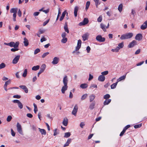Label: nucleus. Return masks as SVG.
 <instances>
[{
  "label": "nucleus",
  "mask_w": 147,
  "mask_h": 147,
  "mask_svg": "<svg viewBox=\"0 0 147 147\" xmlns=\"http://www.w3.org/2000/svg\"><path fill=\"white\" fill-rule=\"evenodd\" d=\"M27 116L30 118H32V115L31 113H28L26 115Z\"/></svg>",
  "instance_id": "13d9d810"
},
{
  "label": "nucleus",
  "mask_w": 147,
  "mask_h": 147,
  "mask_svg": "<svg viewBox=\"0 0 147 147\" xmlns=\"http://www.w3.org/2000/svg\"><path fill=\"white\" fill-rule=\"evenodd\" d=\"M38 129L42 135H45L46 134V132L45 129L40 128H38Z\"/></svg>",
  "instance_id": "a878e982"
},
{
  "label": "nucleus",
  "mask_w": 147,
  "mask_h": 147,
  "mask_svg": "<svg viewBox=\"0 0 147 147\" xmlns=\"http://www.w3.org/2000/svg\"><path fill=\"white\" fill-rule=\"evenodd\" d=\"M88 86V85L86 84H83L80 85V87L82 88L85 89L87 88Z\"/></svg>",
  "instance_id": "c756f323"
},
{
  "label": "nucleus",
  "mask_w": 147,
  "mask_h": 147,
  "mask_svg": "<svg viewBox=\"0 0 147 147\" xmlns=\"http://www.w3.org/2000/svg\"><path fill=\"white\" fill-rule=\"evenodd\" d=\"M40 68V66L38 65L34 66L32 68V70L34 71H36L38 70Z\"/></svg>",
  "instance_id": "7c9ffc66"
},
{
  "label": "nucleus",
  "mask_w": 147,
  "mask_h": 147,
  "mask_svg": "<svg viewBox=\"0 0 147 147\" xmlns=\"http://www.w3.org/2000/svg\"><path fill=\"white\" fill-rule=\"evenodd\" d=\"M59 58L57 57H55L53 59L52 63L53 64H57L58 62Z\"/></svg>",
  "instance_id": "f3484780"
},
{
  "label": "nucleus",
  "mask_w": 147,
  "mask_h": 147,
  "mask_svg": "<svg viewBox=\"0 0 147 147\" xmlns=\"http://www.w3.org/2000/svg\"><path fill=\"white\" fill-rule=\"evenodd\" d=\"M147 28V26H146V25H144L143 23L142 25L140 27V28L142 30H144L145 29Z\"/></svg>",
  "instance_id": "ea45409f"
},
{
  "label": "nucleus",
  "mask_w": 147,
  "mask_h": 147,
  "mask_svg": "<svg viewBox=\"0 0 147 147\" xmlns=\"http://www.w3.org/2000/svg\"><path fill=\"white\" fill-rule=\"evenodd\" d=\"M109 71H106L101 72V74L103 76L106 75L108 74Z\"/></svg>",
  "instance_id": "09e8293b"
},
{
  "label": "nucleus",
  "mask_w": 147,
  "mask_h": 147,
  "mask_svg": "<svg viewBox=\"0 0 147 147\" xmlns=\"http://www.w3.org/2000/svg\"><path fill=\"white\" fill-rule=\"evenodd\" d=\"M71 135L70 132H66L65 133L64 137L67 138L69 137Z\"/></svg>",
  "instance_id": "f704fd0d"
},
{
  "label": "nucleus",
  "mask_w": 147,
  "mask_h": 147,
  "mask_svg": "<svg viewBox=\"0 0 147 147\" xmlns=\"http://www.w3.org/2000/svg\"><path fill=\"white\" fill-rule=\"evenodd\" d=\"M123 6V5L122 4H120L118 6V10L120 12H121L122 10Z\"/></svg>",
  "instance_id": "2f4dec72"
},
{
  "label": "nucleus",
  "mask_w": 147,
  "mask_h": 147,
  "mask_svg": "<svg viewBox=\"0 0 147 147\" xmlns=\"http://www.w3.org/2000/svg\"><path fill=\"white\" fill-rule=\"evenodd\" d=\"M46 65L44 64H43L41 65L40 67V70L38 73V77H39L40 75L44 71L46 68Z\"/></svg>",
  "instance_id": "20e7f679"
},
{
  "label": "nucleus",
  "mask_w": 147,
  "mask_h": 147,
  "mask_svg": "<svg viewBox=\"0 0 147 147\" xmlns=\"http://www.w3.org/2000/svg\"><path fill=\"white\" fill-rule=\"evenodd\" d=\"M11 83L10 80H9L5 82L4 85L7 86V85Z\"/></svg>",
  "instance_id": "864d4df0"
},
{
  "label": "nucleus",
  "mask_w": 147,
  "mask_h": 147,
  "mask_svg": "<svg viewBox=\"0 0 147 147\" xmlns=\"http://www.w3.org/2000/svg\"><path fill=\"white\" fill-rule=\"evenodd\" d=\"M64 28L65 31L67 32V33H68L69 32L67 25V22H65Z\"/></svg>",
  "instance_id": "b1692460"
},
{
  "label": "nucleus",
  "mask_w": 147,
  "mask_h": 147,
  "mask_svg": "<svg viewBox=\"0 0 147 147\" xmlns=\"http://www.w3.org/2000/svg\"><path fill=\"white\" fill-rule=\"evenodd\" d=\"M20 57V55H17L15 57L12 61V63L13 64H16L17 63Z\"/></svg>",
  "instance_id": "1a4fd4ad"
},
{
  "label": "nucleus",
  "mask_w": 147,
  "mask_h": 147,
  "mask_svg": "<svg viewBox=\"0 0 147 147\" xmlns=\"http://www.w3.org/2000/svg\"><path fill=\"white\" fill-rule=\"evenodd\" d=\"M133 34L132 33H128L121 35L120 37L121 40H125L130 38L133 36Z\"/></svg>",
  "instance_id": "f257e3e1"
},
{
  "label": "nucleus",
  "mask_w": 147,
  "mask_h": 147,
  "mask_svg": "<svg viewBox=\"0 0 147 147\" xmlns=\"http://www.w3.org/2000/svg\"><path fill=\"white\" fill-rule=\"evenodd\" d=\"M17 8H12L10 9V12L11 13H17Z\"/></svg>",
  "instance_id": "5701e85b"
},
{
  "label": "nucleus",
  "mask_w": 147,
  "mask_h": 147,
  "mask_svg": "<svg viewBox=\"0 0 147 147\" xmlns=\"http://www.w3.org/2000/svg\"><path fill=\"white\" fill-rule=\"evenodd\" d=\"M13 97L14 98H20L21 97V96L20 95H15L13 96Z\"/></svg>",
  "instance_id": "774afa93"
},
{
  "label": "nucleus",
  "mask_w": 147,
  "mask_h": 147,
  "mask_svg": "<svg viewBox=\"0 0 147 147\" xmlns=\"http://www.w3.org/2000/svg\"><path fill=\"white\" fill-rule=\"evenodd\" d=\"M81 40L80 39L78 41L77 46L76 47V48L75 50L76 51L78 50L81 47Z\"/></svg>",
  "instance_id": "4468645a"
},
{
  "label": "nucleus",
  "mask_w": 147,
  "mask_h": 147,
  "mask_svg": "<svg viewBox=\"0 0 147 147\" xmlns=\"http://www.w3.org/2000/svg\"><path fill=\"white\" fill-rule=\"evenodd\" d=\"M95 102H92L90 105L89 108L91 110H92L94 107L95 105Z\"/></svg>",
  "instance_id": "bb28decb"
},
{
  "label": "nucleus",
  "mask_w": 147,
  "mask_h": 147,
  "mask_svg": "<svg viewBox=\"0 0 147 147\" xmlns=\"http://www.w3.org/2000/svg\"><path fill=\"white\" fill-rule=\"evenodd\" d=\"M109 23H108L107 26L106 27L105 25L102 24V23H101L100 24V28L103 30L105 32L106 31V28H108L109 27Z\"/></svg>",
  "instance_id": "423d86ee"
},
{
  "label": "nucleus",
  "mask_w": 147,
  "mask_h": 147,
  "mask_svg": "<svg viewBox=\"0 0 147 147\" xmlns=\"http://www.w3.org/2000/svg\"><path fill=\"white\" fill-rule=\"evenodd\" d=\"M87 94H83L82 96L81 99L82 100H83L85 99L87 96Z\"/></svg>",
  "instance_id": "4c0bfd02"
},
{
  "label": "nucleus",
  "mask_w": 147,
  "mask_h": 147,
  "mask_svg": "<svg viewBox=\"0 0 147 147\" xmlns=\"http://www.w3.org/2000/svg\"><path fill=\"white\" fill-rule=\"evenodd\" d=\"M118 83V82H117L115 83H114L111 85V88L112 89H114L115 88L116 86Z\"/></svg>",
  "instance_id": "72a5a7b5"
},
{
  "label": "nucleus",
  "mask_w": 147,
  "mask_h": 147,
  "mask_svg": "<svg viewBox=\"0 0 147 147\" xmlns=\"http://www.w3.org/2000/svg\"><path fill=\"white\" fill-rule=\"evenodd\" d=\"M88 19L86 18H85L84 19L83 22L79 23V25L80 26L85 25L88 23Z\"/></svg>",
  "instance_id": "0eeeda50"
},
{
  "label": "nucleus",
  "mask_w": 147,
  "mask_h": 147,
  "mask_svg": "<svg viewBox=\"0 0 147 147\" xmlns=\"http://www.w3.org/2000/svg\"><path fill=\"white\" fill-rule=\"evenodd\" d=\"M67 39L66 38H63L61 40V42L62 43H65L67 42Z\"/></svg>",
  "instance_id": "37998d69"
},
{
  "label": "nucleus",
  "mask_w": 147,
  "mask_h": 147,
  "mask_svg": "<svg viewBox=\"0 0 147 147\" xmlns=\"http://www.w3.org/2000/svg\"><path fill=\"white\" fill-rule=\"evenodd\" d=\"M16 13H13V20L14 21H16Z\"/></svg>",
  "instance_id": "5fc2aeb1"
},
{
  "label": "nucleus",
  "mask_w": 147,
  "mask_h": 147,
  "mask_svg": "<svg viewBox=\"0 0 147 147\" xmlns=\"http://www.w3.org/2000/svg\"><path fill=\"white\" fill-rule=\"evenodd\" d=\"M118 47L120 48H120H122L123 47V46H124L123 43V42H121V43H120L118 44Z\"/></svg>",
  "instance_id": "3c124183"
},
{
  "label": "nucleus",
  "mask_w": 147,
  "mask_h": 147,
  "mask_svg": "<svg viewBox=\"0 0 147 147\" xmlns=\"http://www.w3.org/2000/svg\"><path fill=\"white\" fill-rule=\"evenodd\" d=\"M71 140L70 138H69L66 143L64 145L63 147H65L66 146H67L69 145V144L71 142Z\"/></svg>",
  "instance_id": "4be33fe9"
},
{
  "label": "nucleus",
  "mask_w": 147,
  "mask_h": 147,
  "mask_svg": "<svg viewBox=\"0 0 147 147\" xmlns=\"http://www.w3.org/2000/svg\"><path fill=\"white\" fill-rule=\"evenodd\" d=\"M49 54V52H46L44 53L42 55V57L43 58H44L46 56L48 55V54Z\"/></svg>",
  "instance_id": "8fccbe9b"
},
{
  "label": "nucleus",
  "mask_w": 147,
  "mask_h": 147,
  "mask_svg": "<svg viewBox=\"0 0 147 147\" xmlns=\"http://www.w3.org/2000/svg\"><path fill=\"white\" fill-rule=\"evenodd\" d=\"M12 117L11 115L8 116L7 118V122L10 121L12 119Z\"/></svg>",
  "instance_id": "de8ad7c7"
},
{
  "label": "nucleus",
  "mask_w": 147,
  "mask_h": 147,
  "mask_svg": "<svg viewBox=\"0 0 147 147\" xmlns=\"http://www.w3.org/2000/svg\"><path fill=\"white\" fill-rule=\"evenodd\" d=\"M17 128L18 131L19 133V134L22 135L23 134L21 126L20 124L19 123H17Z\"/></svg>",
  "instance_id": "39448f33"
},
{
  "label": "nucleus",
  "mask_w": 147,
  "mask_h": 147,
  "mask_svg": "<svg viewBox=\"0 0 147 147\" xmlns=\"http://www.w3.org/2000/svg\"><path fill=\"white\" fill-rule=\"evenodd\" d=\"M142 125V124L140 123V124H139L138 125H135L134 126V127L136 129L138 128L141 127Z\"/></svg>",
  "instance_id": "c03bdc74"
},
{
  "label": "nucleus",
  "mask_w": 147,
  "mask_h": 147,
  "mask_svg": "<svg viewBox=\"0 0 147 147\" xmlns=\"http://www.w3.org/2000/svg\"><path fill=\"white\" fill-rule=\"evenodd\" d=\"M78 110V106L77 105H75V106L73 110L72 111L71 113L72 115L75 116L76 115L77 113Z\"/></svg>",
  "instance_id": "6e6552de"
},
{
  "label": "nucleus",
  "mask_w": 147,
  "mask_h": 147,
  "mask_svg": "<svg viewBox=\"0 0 147 147\" xmlns=\"http://www.w3.org/2000/svg\"><path fill=\"white\" fill-rule=\"evenodd\" d=\"M126 74L125 75H123V76L120 77L117 80V82H118L121 80H125L126 78Z\"/></svg>",
  "instance_id": "412c9836"
},
{
  "label": "nucleus",
  "mask_w": 147,
  "mask_h": 147,
  "mask_svg": "<svg viewBox=\"0 0 147 147\" xmlns=\"http://www.w3.org/2000/svg\"><path fill=\"white\" fill-rule=\"evenodd\" d=\"M27 74V69H24L23 73L22 74V76L24 77H25Z\"/></svg>",
  "instance_id": "c9c22d12"
},
{
  "label": "nucleus",
  "mask_w": 147,
  "mask_h": 147,
  "mask_svg": "<svg viewBox=\"0 0 147 147\" xmlns=\"http://www.w3.org/2000/svg\"><path fill=\"white\" fill-rule=\"evenodd\" d=\"M45 31L43 30H42L41 29H40L38 31V33L40 34H43L44 32Z\"/></svg>",
  "instance_id": "bf43d9fd"
},
{
  "label": "nucleus",
  "mask_w": 147,
  "mask_h": 147,
  "mask_svg": "<svg viewBox=\"0 0 147 147\" xmlns=\"http://www.w3.org/2000/svg\"><path fill=\"white\" fill-rule=\"evenodd\" d=\"M40 12H35L33 13V15L34 16H38Z\"/></svg>",
  "instance_id": "69168bd1"
},
{
  "label": "nucleus",
  "mask_w": 147,
  "mask_h": 147,
  "mask_svg": "<svg viewBox=\"0 0 147 147\" xmlns=\"http://www.w3.org/2000/svg\"><path fill=\"white\" fill-rule=\"evenodd\" d=\"M92 87H93L94 88H97V86L96 85V84H91L90 86V88H92Z\"/></svg>",
  "instance_id": "e2e57ef3"
},
{
  "label": "nucleus",
  "mask_w": 147,
  "mask_h": 147,
  "mask_svg": "<svg viewBox=\"0 0 147 147\" xmlns=\"http://www.w3.org/2000/svg\"><path fill=\"white\" fill-rule=\"evenodd\" d=\"M102 20V16L101 15L97 19V21L98 22H100Z\"/></svg>",
  "instance_id": "79ce46f5"
},
{
  "label": "nucleus",
  "mask_w": 147,
  "mask_h": 147,
  "mask_svg": "<svg viewBox=\"0 0 147 147\" xmlns=\"http://www.w3.org/2000/svg\"><path fill=\"white\" fill-rule=\"evenodd\" d=\"M18 15L20 17H21L22 16V12L20 9H19L18 10Z\"/></svg>",
  "instance_id": "6e6d98bb"
},
{
  "label": "nucleus",
  "mask_w": 147,
  "mask_h": 147,
  "mask_svg": "<svg viewBox=\"0 0 147 147\" xmlns=\"http://www.w3.org/2000/svg\"><path fill=\"white\" fill-rule=\"evenodd\" d=\"M136 45L137 42L135 40H134L129 44L128 47L129 48H132Z\"/></svg>",
  "instance_id": "9d476101"
},
{
  "label": "nucleus",
  "mask_w": 147,
  "mask_h": 147,
  "mask_svg": "<svg viewBox=\"0 0 147 147\" xmlns=\"http://www.w3.org/2000/svg\"><path fill=\"white\" fill-rule=\"evenodd\" d=\"M40 50L39 49H36L35 50L34 52V55L36 54L37 53L40 52Z\"/></svg>",
  "instance_id": "49530a36"
},
{
  "label": "nucleus",
  "mask_w": 147,
  "mask_h": 147,
  "mask_svg": "<svg viewBox=\"0 0 147 147\" xmlns=\"http://www.w3.org/2000/svg\"><path fill=\"white\" fill-rule=\"evenodd\" d=\"M18 106L20 109L23 108V105L22 103L20 101L19 103L18 104Z\"/></svg>",
  "instance_id": "a18cd8bd"
},
{
  "label": "nucleus",
  "mask_w": 147,
  "mask_h": 147,
  "mask_svg": "<svg viewBox=\"0 0 147 147\" xmlns=\"http://www.w3.org/2000/svg\"><path fill=\"white\" fill-rule=\"evenodd\" d=\"M89 34L87 32L84 34L82 36V38L84 41L88 39Z\"/></svg>",
  "instance_id": "9b49d317"
},
{
  "label": "nucleus",
  "mask_w": 147,
  "mask_h": 147,
  "mask_svg": "<svg viewBox=\"0 0 147 147\" xmlns=\"http://www.w3.org/2000/svg\"><path fill=\"white\" fill-rule=\"evenodd\" d=\"M49 19H48V20L44 22L43 23V26H45L49 22Z\"/></svg>",
  "instance_id": "680f3d73"
},
{
  "label": "nucleus",
  "mask_w": 147,
  "mask_h": 147,
  "mask_svg": "<svg viewBox=\"0 0 147 147\" xmlns=\"http://www.w3.org/2000/svg\"><path fill=\"white\" fill-rule=\"evenodd\" d=\"M111 99H109L108 100L106 99L104 102V105H106L109 104L111 102Z\"/></svg>",
  "instance_id": "cd10ccee"
},
{
  "label": "nucleus",
  "mask_w": 147,
  "mask_h": 147,
  "mask_svg": "<svg viewBox=\"0 0 147 147\" xmlns=\"http://www.w3.org/2000/svg\"><path fill=\"white\" fill-rule=\"evenodd\" d=\"M33 105L34 107V111L35 113H36L37 111H38V109L36 105L35 104H33Z\"/></svg>",
  "instance_id": "58836bf2"
},
{
  "label": "nucleus",
  "mask_w": 147,
  "mask_h": 147,
  "mask_svg": "<svg viewBox=\"0 0 147 147\" xmlns=\"http://www.w3.org/2000/svg\"><path fill=\"white\" fill-rule=\"evenodd\" d=\"M63 82L65 85H67L68 80L67 76H65L63 78Z\"/></svg>",
  "instance_id": "a211bd4d"
},
{
  "label": "nucleus",
  "mask_w": 147,
  "mask_h": 147,
  "mask_svg": "<svg viewBox=\"0 0 147 147\" xmlns=\"http://www.w3.org/2000/svg\"><path fill=\"white\" fill-rule=\"evenodd\" d=\"M66 14V16H67L68 13L67 12L66 10H65L63 12L62 15L60 18L59 20L61 21L64 18Z\"/></svg>",
  "instance_id": "ddd939ff"
},
{
  "label": "nucleus",
  "mask_w": 147,
  "mask_h": 147,
  "mask_svg": "<svg viewBox=\"0 0 147 147\" xmlns=\"http://www.w3.org/2000/svg\"><path fill=\"white\" fill-rule=\"evenodd\" d=\"M90 1H88L87 2L86 4V8H85V9L86 10H87L88 9V8L89 7V6L90 5Z\"/></svg>",
  "instance_id": "473e14b6"
},
{
  "label": "nucleus",
  "mask_w": 147,
  "mask_h": 147,
  "mask_svg": "<svg viewBox=\"0 0 147 147\" xmlns=\"http://www.w3.org/2000/svg\"><path fill=\"white\" fill-rule=\"evenodd\" d=\"M110 97V95L109 94H107L104 96V98L105 99H107Z\"/></svg>",
  "instance_id": "a19ab883"
},
{
  "label": "nucleus",
  "mask_w": 147,
  "mask_h": 147,
  "mask_svg": "<svg viewBox=\"0 0 147 147\" xmlns=\"http://www.w3.org/2000/svg\"><path fill=\"white\" fill-rule=\"evenodd\" d=\"M24 45L26 47H27L28 45L29 44L28 40L26 38H24Z\"/></svg>",
  "instance_id": "393cba45"
},
{
  "label": "nucleus",
  "mask_w": 147,
  "mask_h": 147,
  "mask_svg": "<svg viewBox=\"0 0 147 147\" xmlns=\"http://www.w3.org/2000/svg\"><path fill=\"white\" fill-rule=\"evenodd\" d=\"M5 66L6 65L4 63H1L0 64V69L5 67Z\"/></svg>",
  "instance_id": "e433bc0d"
},
{
  "label": "nucleus",
  "mask_w": 147,
  "mask_h": 147,
  "mask_svg": "<svg viewBox=\"0 0 147 147\" xmlns=\"http://www.w3.org/2000/svg\"><path fill=\"white\" fill-rule=\"evenodd\" d=\"M95 96L94 94H91L89 96L90 101L92 102L94 99Z\"/></svg>",
  "instance_id": "c85d7f7f"
},
{
  "label": "nucleus",
  "mask_w": 147,
  "mask_h": 147,
  "mask_svg": "<svg viewBox=\"0 0 147 147\" xmlns=\"http://www.w3.org/2000/svg\"><path fill=\"white\" fill-rule=\"evenodd\" d=\"M11 134L12 136H14L15 135V133L13 131L12 129H11Z\"/></svg>",
  "instance_id": "0e129e2a"
},
{
  "label": "nucleus",
  "mask_w": 147,
  "mask_h": 147,
  "mask_svg": "<svg viewBox=\"0 0 147 147\" xmlns=\"http://www.w3.org/2000/svg\"><path fill=\"white\" fill-rule=\"evenodd\" d=\"M68 86L67 85H65L63 86L61 89V91L64 94L65 92V91L67 90V88Z\"/></svg>",
  "instance_id": "6ab92c4d"
},
{
  "label": "nucleus",
  "mask_w": 147,
  "mask_h": 147,
  "mask_svg": "<svg viewBox=\"0 0 147 147\" xmlns=\"http://www.w3.org/2000/svg\"><path fill=\"white\" fill-rule=\"evenodd\" d=\"M105 79V77L104 76L100 75L98 77V80L100 81L103 82Z\"/></svg>",
  "instance_id": "2eb2a0df"
},
{
  "label": "nucleus",
  "mask_w": 147,
  "mask_h": 147,
  "mask_svg": "<svg viewBox=\"0 0 147 147\" xmlns=\"http://www.w3.org/2000/svg\"><path fill=\"white\" fill-rule=\"evenodd\" d=\"M79 9V7L77 6L75 7L74 9V16L76 17L77 16V12Z\"/></svg>",
  "instance_id": "dca6fc26"
},
{
  "label": "nucleus",
  "mask_w": 147,
  "mask_h": 147,
  "mask_svg": "<svg viewBox=\"0 0 147 147\" xmlns=\"http://www.w3.org/2000/svg\"><path fill=\"white\" fill-rule=\"evenodd\" d=\"M68 122V119L67 118H64L63 121V124L65 126H67Z\"/></svg>",
  "instance_id": "aec40b11"
},
{
  "label": "nucleus",
  "mask_w": 147,
  "mask_h": 147,
  "mask_svg": "<svg viewBox=\"0 0 147 147\" xmlns=\"http://www.w3.org/2000/svg\"><path fill=\"white\" fill-rule=\"evenodd\" d=\"M140 51H141V50L140 49H138L135 52V55H137V54H139L140 53Z\"/></svg>",
  "instance_id": "4d7b16f0"
},
{
  "label": "nucleus",
  "mask_w": 147,
  "mask_h": 147,
  "mask_svg": "<svg viewBox=\"0 0 147 147\" xmlns=\"http://www.w3.org/2000/svg\"><path fill=\"white\" fill-rule=\"evenodd\" d=\"M142 34L140 33H139L136 35L135 38L136 40H137L140 41L142 39Z\"/></svg>",
  "instance_id": "f8f14e48"
},
{
  "label": "nucleus",
  "mask_w": 147,
  "mask_h": 147,
  "mask_svg": "<svg viewBox=\"0 0 147 147\" xmlns=\"http://www.w3.org/2000/svg\"><path fill=\"white\" fill-rule=\"evenodd\" d=\"M20 43L17 41L15 43L13 42H9V46L11 47H13L14 48H18Z\"/></svg>",
  "instance_id": "f03ea898"
},
{
  "label": "nucleus",
  "mask_w": 147,
  "mask_h": 147,
  "mask_svg": "<svg viewBox=\"0 0 147 147\" xmlns=\"http://www.w3.org/2000/svg\"><path fill=\"white\" fill-rule=\"evenodd\" d=\"M85 124L84 122H82L80 124V126L82 128H83L84 126L85 125Z\"/></svg>",
  "instance_id": "052dcab7"
},
{
  "label": "nucleus",
  "mask_w": 147,
  "mask_h": 147,
  "mask_svg": "<svg viewBox=\"0 0 147 147\" xmlns=\"http://www.w3.org/2000/svg\"><path fill=\"white\" fill-rule=\"evenodd\" d=\"M96 39L99 42H103L105 41V38L104 37H102L101 35H99L96 36Z\"/></svg>",
  "instance_id": "7ed1b4c3"
},
{
  "label": "nucleus",
  "mask_w": 147,
  "mask_h": 147,
  "mask_svg": "<svg viewBox=\"0 0 147 147\" xmlns=\"http://www.w3.org/2000/svg\"><path fill=\"white\" fill-rule=\"evenodd\" d=\"M66 36V34L65 32L61 34V36L63 38H65Z\"/></svg>",
  "instance_id": "338daca9"
},
{
  "label": "nucleus",
  "mask_w": 147,
  "mask_h": 147,
  "mask_svg": "<svg viewBox=\"0 0 147 147\" xmlns=\"http://www.w3.org/2000/svg\"><path fill=\"white\" fill-rule=\"evenodd\" d=\"M57 129H54V133L53 134V135L54 136H55L57 134H58V133L57 132Z\"/></svg>",
  "instance_id": "603ef678"
}]
</instances>
